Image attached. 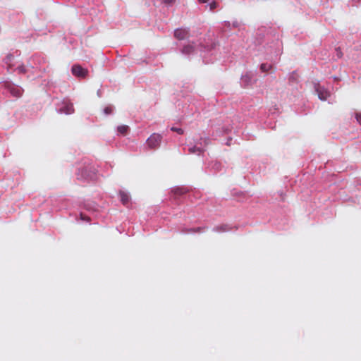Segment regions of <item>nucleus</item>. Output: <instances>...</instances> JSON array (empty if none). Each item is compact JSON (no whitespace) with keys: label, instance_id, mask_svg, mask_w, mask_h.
I'll use <instances>...</instances> for the list:
<instances>
[{"label":"nucleus","instance_id":"1","mask_svg":"<svg viewBox=\"0 0 361 361\" xmlns=\"http://www.w3.org/2000/svg\"><path fill=\"white\" fill-rule=\"evenodd\" d=\"M161 138V135L154 133L147 139V143L150 148L154 149L159 146Z\"/></svg>","mask_w":361,"mask_h":361},{"label":"nucleus","instance_id":"2","mask_svg":"<svg viewBox=\"0 0 361 361\" xmlns=\"http://www.w3.org/2000/svg\"><path fill=\"white\" fill-rule=\"evenodd\" d=\"M73 75L79 78H85L88 73L87 69L83 68L80 65H74L71 68Z\"/></svg>","mask_w":361,"mask_h":361},{"label":"nucleus","instance_id":"3","mask_svg":"<svg viewBox=\"0 0 361 361\" xmlns=\"http://www.w3.org/2000/svg\"><path fill=\"white\" fill-rule=\"evenodd\" d=\"M174 37L178 40H183L189 37V30L183 28H178L174 31Z\"/></svg>","mask_w":361,"mask_h":361},{"label":"nucleus","instance_id":"4","mask_svg":"<svg viewBox=\"0 0 361 361\" xmlns=\"http://www.w3.org/2000/svg\"><path fill=\"white\" fill-rule=\"evenodd\" d=\"M5 88L14 97H19L22 94V90L19 87L8 85Z\"/></svg>","mask_w":361,"mask_h":361},{"label":"nucleus","instance_id":"5","mask_svg":"<svg viewBox=\"0 0 361 361\" xmlns=\"http://www.w3.org/2000/svg\"><path fill=\"white\" fill-rule=\"evenodd\" d=\"M60 113L71 114L74 112L73 105L71 103H64L63 106L60 109Z\"/></svg>","mask_w":361,"mask_h":361},{"label":"nucleus","instance_id":"6","mask_svg":"<svg viewBox=\"0 0 361 361\" xmlns=\"http://www.w3.org/2000/svg\"><path fill=\"white\" fill-rule=\"evenodd\" d=\"M318 97L321 100H326L330 95L329 92L321 87L317 89Z\"/></svg>","mask_w":361,"mask_h":361},{"label":"nucleus","instance_id":"7","mask_svg":"<svg viewBox=\"0 0 361 361\" xmlns=\"http://www.w3.org/2000/svg\"><path fill=\"white\" fill-rule=\"evenodd\" d=\"M188 190L184 187H178L173 190V192L176 196H180L188 192Z\"/></svg>","mask_w":361,"mask_h":361},{"label":"nucleus","instance_id":"8","mask_svg":"<svg viewBox=\"0 0 361 361\" xmlns=\"http://www.w3.org/2000/svg\"><path fill=\"white\" fill-rule=\"evenodd\" d=\"M194 51V46L192 44H188L183 47L182 52L185 54H189Z\"/></svg>","mask_w":361,"mask_h":361},{"label":"nucleus","instance_id":"9","mask_svg":"<svg viewBox=\"0 0 361 361\" xmlns=\"http://www.w3.org/2000/svg\"><path fill=\"white\" fill-rule=\"evenodd\" d=\"M202 230V228L197 227L195 228H184L182 230V232L184 233H199Z\"/></svg>","mask_w":361,"mask_h":361},{"label":"nucleus","instance_id":"10","mask_svg":"<svg viewBox=\"0 0 361 361\" xmlns=\"http://www.w3.org/2000/svg\"><path fill=\"white\" fill-rule=\"evenodd\" d=\"M120 197H121V202L124 204H127L128 202V201H129V196H128V195L125 193L124 192H120Z\"/></svg>","mask_w":361,"mask_h":361},{"label":"nucleus","instance_id":"11","mask_svg":"<svg viewBox=\"0 0 361 361\" xmlns=\"http://www.w3.org/2000/svg\"><path fill=\"white\" fill-rule=\"evenodd\" d=\"M129 128L128 126L121 125L118 127V132L121 135H126L128 130Z\"/></svg>","mask_w":361,"mask_h":361},{"label":"nucleus","instance_id":"12","mask_svg":"<svg viewBox=\"0 0 361 361\" xmlns=\"http://www.w3.org/2000/svg\"><path fill=\"white\" fill-rule=\"evenodd\" d=\"M271 65L268 63H262L260 66V70L262 72H268L271 68Z\"/></svg>","mask_w":361,"mask_h":361},{"label":"nucleus","instance_id":"13","mask_svg":"<svg viewBox=\"0 0 361 361\" xmlns=\"http://www.w3.org/2000/svg\"><path fill=\"white\" fill-rule=\"evenodd\" d=\"M188 150L190 153L198 152L199 154H200L202 152V150L200 148L196 147H190Z\"/></svg>","mask_w":361,"mask_h":361},{"label":"nucleus","instance_id":"14","mask_svg":"<svg viewBox=\"0 0 361 361\" xmlns=\"http://www.w3.org/2000/svg\"><path fill=\"white\" fill-rule=\"evenodd\" d=\"M171 130L178 133L181 135L183 133V130L179 128L172 127Z\"/></svg>","mask_w":361,"mask_h":361},{"label":"nucleus","instance_id":"15","mask_svg":"<svg viewBox=\"0 0 361 361\" xmlns=\"http://www.w3.org/2000/svg\"><path fill=\"white\" fill-rule=\"evenodd\" d=\"M17 71H18L19 73H25L26 72V69H25V66H18L17 68Z\"/></svg>","mask_w":361,"mask_h":361},{"label":"nucleus","instance_id":"16","mask_svg":"<svg viewBox=\"0 0 361 361\" xmlns=\"http://www.w3.org/2000/svg\"><path fill=\"white\" fill-rule=\"evenodd\" d=\"M218 4L216 1H213L209 4L210 10H214L217 8Z\"/></svg>","mask_w":361,"mask_h":361},{"label":"nucleus","instance_id":"17","mask_svg":"<svg viewBox=\"0 0 361 361\" xmlns=\"http://www.w3.org/2000/svg\"><path fill=\"white\" fill-rule=\"evenodd\" d=\"M80 219L83 221H90V218L87 216H86L85 214H80Z\"/></svg>","mask_w":361,"mask_h":361},{"label":"nucleus","instance_id":"18","mask_svg":"<svg viewBox=\"0 0 361 361\" xmlns=\"http://www.w3.org/2000/svg\"><path fill=\"white\" fill-rule=\"evenodd\" d=\"M112 108L111 106H107L104 109V113L106 114H110L112 112Z\"/></svg>","mask_w":361,"mask_h":361},{"label":"nucleus","instance_id":"19","mask_svg":"<svg viewBox=\"0 0 361 361\" xmlns=\"http://www.w3.org/2000/svg\"><path fill=\"white\" fill-rule=\"evenodd\" d=\"M176 0H162L163 3L166 4H172L175 2Z\"/></svg>","mask_w":361,"mask_h":361},{"label":"nucleus","instance_id":"20","mask_svg":"<svg viewBox=\"0 0 361 361\" xmlns=\"http://www.w3.org/2000/svg\"><path fill=\"white\" fill-rule=\"evenodd\" d=\"M356 119L358 121V123L361 124V114L360 113L356 114Z\"/></svg>","mask_w":361,"mask_h":361},{"label":"nucleus","instance_id":"21","mask_svg":"<svg viewBox=\"0 0 361 361\" xmlns=\"http://www.w3.org/2000/svg\"><path fill=\"white\" fill-rule=\"evenodd\" d=\"M11 58H13V56H7L6 63H7V64L8 65V66H11V65H10V63H10V61H11Z\"/></svg>","mask_w":361,"mask_h":361},{"label":"nucleus","instance_id":"22","mask_svg":"<svg viewBox=\"0 0 361 361\" xmlns=\"http://www.w3.org/2000/svg\"><path fill=\"white\" fill-rule=\"evenodd\" d=\"M216 230L217 231H226V228H224L223 227H221V229H219V228H216Z\"/></svg>","mask_w":361,"mask_h":361},{"label":"nucleus","instance_id":"23","mask_svg":"<svg viewBox=\"0 0 361 361\" xmlns=\"http://www.w3.org/2000/svg\"><path fill=\"white\" fill-rule=\"evenodd\" d=\"M200 3H206L208 0H198Z\"/></svg>","mask_w":361,"mask_h":361}]
</instances>
